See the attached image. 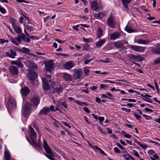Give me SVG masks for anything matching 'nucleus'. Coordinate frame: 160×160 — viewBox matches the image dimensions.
<instances>
[{
    "instance_id": "nucleus-1",
    "label": "nucleus",
    "mask_w": 160,
    "mask_h": 160,
    "mask_svg": "<svg viewBox=\"0 0 160 160\" xmlns=\"http://www.w3.org/2000/svg\"><path fill=\"white\" fill-rule=\"evenodd\" d=\"M26 65L29 69L28 70L27 78L30 80L31 83L35 86H38V80H36L38 77L37 72L35 70H37L38 68L36 63L32 61L28 60L25 62Z\"/></svg>"
},
{
    "instance_id": "nucleus-2",
    "label": "nucleus",
    "mask_w": 160,
    "mask_h": 160,
    "mask_svg": "<svg viewBox=\"0 0 160 160\" xmlns=\"http://www.w3.org/2000/svg\"><path fill=\"white\" fill-rule=\"evenodd\" d=\"M43 147L44 150L47 153H45V155L50 160H54V158L52 157L55 156L54 154L52 152V150L48 145L46 140L45 139H43Z\"/></svg>"
},
{
    "instance_id": "nucleus-3",
    "label": "nucleus",
    "mask_w": 160,
    "mask_h": 160,
    "mask_svg": "<svg viewBox=\"0 0 160 160\" xmlns=\"http://www.w3.org/2000/svg\"><path fill=\"white\" fill-rule=\"evenodd\" d=\"M17 102L13 97H10L8 98L7 108L9 113L14 111L16 108Z\"/></svg>"
},
{
    "instance_id": "nucleus-4",
    "label": "nucleus",
    "mask_w": 160,
    "mask_h": 160,
    "mask_svg": "<svg viewBox=\"0 0 160 160\" xmlns=\"http://www.w3.org/2000/svg\"><path fill=\"white\" fill-rule=\"evenodd\" d=\"M21 34V35L15 37V39L12 38L11 39V42L17 46H18L19 44L21 43L22 39L24 42L28 43L29 42V39L28 38H26V36L23 33H22Z\"/></svg>"
},
{
    "instance_id": "nucleus-5",
    "label": "nucleus",
    "mask_w": 160,
    "mask_h": 160,
    "mask_svg": "<svg viewBox=\"0 0 160 160\" xmlns=\"http://www.w3.org/2000/svg\"><path fill=\"white\" fill-rule=\"evenodd\" d=\"M29 129L30 136L32 140L33 143L35 146L38 147H40V145L35 141V140L37 137V135L36 132L31 125L29 126Z\"/></svg>"
},
{
    "instance_id": "nucleus-6",
    "label": "nucleus",
    "mask_w": 160,
    "mask_h": 160,
    "mask_svg": "<svg viewBox=\"0 0 160 160\" xmlns=\"http://www.w3.org/2000/svg\"><path fill=\"white\" fill-rule=\"evenodd\" d=\"M31 108V105L29 103H26L25 104L22 110V114L24 117L28 118L29 115Z\"/></svg>"
},
{
    "instance_id": "nucleus-7",
    "label": "nucleus",
    "mask_w": 160,
    "mask_h": 160,
    "mask_svg": "<svg viewBox=\"0 0 160 160\" xmlns=\"http://www.w3.org/2000/svg\"><path fill=\"white\" fill-rule=\"evenodd\" d=\"M12 23L13 28L15 32L18 34H22V30L19 25V23L17 21L14 19H12L11 20Z\"/></svg>"
},
{
    "instance_id": "nucleus-8",
    "label": "nucleus",
    "mask_w": 160,
    "mask_h": 160,
    "mask_svg": "<svg viewBox=\"0 0 160 160\" xmlns=\"http://www.w3.org/2000/svg\"><path fill=\"white\" fill-rule=\"evenodd\" d=\"M91 6L92 10L98 12L101 10L102 7L100 4H98L96 1H94L91 3Z\"/></svg>"
},
{
    "instance_id": "nucleus-9",
    "label": "nucleus",
    "mask_w": 160,
    "mask_h": 160,
    "mask_svg": "<svg viewBox=\"0 0 160 160\" xmlns=\"http://www.w3.org/2000/svg\"><path fill=\"white\" fill-rule=\"evenodd\" d=\"M127 46L128 48H130L133 50L138 52H143L146 49V48L145 47L132 45H128Z\"/></svg>"
},
{
    "instance_id": "nucleus-10",
    "label": "nucleus",
    "mask_w": 160,
    "mask_h": 160,
    "mask_svg": "<svg viewBox=\"0 0 160 160\" xmlns=\"http://www.w3.org/2000/svg\"><path fill=\"white\" fill-rule=\"evenodd\" d=\"M107 25L112 28L115 27V19L113 16L110 15L107 20Z\"/></svg>"
},
{
    "instance_id": "nucleus-11",
    "label": "nucleus",
    "mask_w": 160,
    "mask_h": 160,
    "mask_svg": "<svg viewBox=\"0 0 160 160\" xmlns=\"http://www.w3.org/2000/svg\"><path fill=\"white\" fill-rule=\"evenodd\" d=\"M83 75V71L81 68L74 70L73 75L76 79H80Z\"/></svg>"
},
{
    "instance_id": "nucleus-12",
    "label": "nucleus",
    "mask_w": 160,
    "mask_h": 160,
    "mask_svg": "<svg viewBox=\"0 0 160 160\" xmlns=\"http://www.w3.org/2000/svg\"><path fill=\"white\" fill-rule=\"evenodd\" d=\"M127 56L130 59L137 61H142L143 59V58L142 56L138 55H135L133 54H127Z\"/></svg>"
},
{
    "instance_id": "nucleus-13",
    "label": "nucleus",
    "mask_w": 160,
    "mask_h": 160,
    "mask_svg": "<svg viewBox=\"0 0 160 160\" xmlns=\"http://www.w3.org/2000/svg\"><path fill=\"white\" fill-rule=\"evenodd\" d=\"M9 70L10 73L13 75H17L19 73V69L16 66H10L9 67Z\"/></svg>"
},
{
    "instance_id": "nucleus-14",
    "label": "nucleus",
    "mask_w": 160,
    "mask_h": 160,
    "mask_svg": "<svg viewBox=\"0 0 160 160\" xmlns=\"http://www.w3.org/2000/svg\"><path fill=\"white\" fill-rule=\"evenodd\" d=\"M53 64L52 61H49L45 64L46 70L47 71L51 72L53 69Z\"/></svg>"
},
{
    "instance_id": "nucleus-15",
    "label": "nucleus",
    "mask_w": 160,
    "mask_h": 160,
    "mask_svg": "<svg viewBox=\"0 0 160 160\" xmlns=\"http://www.w3.org/2000/svg\"><path fill=\"white\" fill-rule=\"evenodd\" d=\"M113 44L114 46L117 48H122V50L126 49L125 47L122 46V43L121 41L115 42H113Z\"/></svg>"
},
{
    "instance_id": "nucleus-16",
    "label": "nucleus",
    "mask_w": 160,
    "mask_h": 160,
    "mask_svg": "<svg viewBox=\"0 0 160 160\" xmlns=\"http://www.w3.org/2000/svg\"><path fill=\"white\" fill-rule=\"evenodd\" d=\"M50 111L49 108L45 107L42 108L39 113V115L42 116L47 114Z\"/></svg>"
},
{
    "instance_id": "nucleus-17",
    "label": "nucleus",
    "mask_w": 160,
    "mask_h": 160,
    "mask_svg": "<svg viewBox=\"0 0 160 160\" xmlns=\"http://www.w3.org/2000/svg\"><path fill=\"white\" fill-rule=\"evenodd\" d=\"M74 66V63L72 61H69L66 62L64 67L66 69L69 70L72 68Z\"/></svg>"
},
{
    "instance_id": "nucleus-18",
    "label": "nucleus",
    "mask_w": 160,
    "mask_h": 160,
    "mask_svg": "<svg viewBox=\"0 0 160 160\" xmlns=\"http://www.w3.org/2000/svg\"><path fill=\"white\" fill-rule=\"evenodd\" d=\"M150 41L149 40H143L142 39H138L137 41H134L135 42H137L139 44L144 45H147L149 44L150 43Z\"/></svg>"
},
{
    "instance_id": "nucleus-19",
    "label": "nucleus",
    "mask_w": 160,
    "mask_h": 160,
    "mask_svg": "<svg viewBox=\"0 0 160 160\" xmlns=\"http://www.w3.org/2000/svg\"><path fill=\"white\" fill-rule=\"evenodd\" d=\"M7 56L12 58H15L17 54L15 51L12 49L10 50V52H7L6 53Z\"/></svg>"
},
{
    "instance_id": "nucleus-20",
    "label": "nucleus",
    "mask_w": 160,
    "mask_h": 160,
    "mask_svg": "<svg viewBox=\"0 0 160 160\" xmlns=\"http://www.w3.org/2000/svg\"><path fill=\"white\" fill-rule=\"evenodd\" d=\"M33 105L35 106H37L39 103V98L36 97H33L31 100Z\"/></svg>"
},
{
    "instance_id": "nucleus-21",
    "label": "nucleus",
    "mask_w": 160,
    "mask_h": 160,
    "mask_svg": "<svg viewBox=\"0 0 160 160\" xmlns=\"http://www.w3.org/2000/svg\"><path fill=\"white\" fill-rule=\"evenodd\" d=\"M106 41L105 38L101 39L96 42V47L98 48L101 47L105 42Z\"/></svg>"
},
{
    "instance_id": "nucleus-22",
    "label": "nucleus",
    "mask_w": 160,
    "mask_h": 160,
    "mask_svg": "<svg viewBox=\"0 0 160 160\" xmlns=\"http://www.w3.org/2000/svg\"><path fill=\"white\" fill-rule=\"evenodd\" d=\"M63 78L66 81H70L72 80V76L70 74L66 73L63 75Z\"/></svg>"
},
{
    "instance_id": "nucleus-23",
    "label": "nucleus",
    "mask_w": 160,
    "mask_h": 160,
    "mask_svg": "<svg viewBox=\"0 0 160 160\" xmlns=\"http://www.w3.org/2000/svg\"><path fill=\"white\" fill-rule=\"evenodd\" d=\"M110 39H115L119 38L120 37V33L118 32H114L110 34Z\"/></svg>"
},
{
    "instance_id": "nucleus-24",
    "label": "nucleus",
    "mask_w": 160,
    "mask_h": 160,
    "mask_svg": "<svg viewBox=\"0 0 160 160\" xmlns=\"http://www.w3.org/2000/svg\"><path fill=\"white\" fill-rule=\"evenodd\" d=\"M30 91L29 88L28 87H24L21 89V92L22 95L26 96L28 94Z\"/></svg>"
},
{
    "instance_id": "nucleus-25",
    "label": "nucleus",
    "mask_w": 160,
    "mask_h": 160,
    "mask_svg": "<svg viewBox=\"0 0 160 160\" xmlns=\"http://www.w3.org/2000/svg\"><path fill=\"white\" fill-rule=\"evenodd\" d=\"M23 60V58H20L17 60L16 65L18 67L22 68L24 67V65L22 62V61Z\"/></svg>"
},
{
    "instance_id": "nucleus-26",
    "label": "nucleus",
    "mask_w": 160,
    "mask_h": 160,
    "mask_svg": "<svg viewBox=\"0 0 160 160\" xmlns=\"http://www.w3.org/2000/svg\"><path fill=\"white\" fill-rule=\"evenodd\" d=\"M131 0H122L124 8L127 10L129 9L128 4L131 2Z\"/></svg>"
},
{
    "instance_id": "nucleus-27",
    "label": "nucleus",
    "mask_w": 160,
    "mask_h": 160,
    "mask_svg": "<svg viewBox=\"0 0 160 160\" xmlns=\"http://www.w3.org/2000/svg\"><path fill=\"white\" fill-rule=\"evenodd\" d=\"M155 46L156 48H153L152 49V51L154 53L159 54L157 52H160V44H157Z\"/></svg>"
},
{
    "instance_id": "nucleus-28",
    "label": "nucleus",
    "mask_w": 160,
    "mask_h": 160,
    "mask_svg": "<svg viewBox=\"0 0 160 160\" xmlns=\"http://www.w3.org/2000/svg\"><path fill=\"white\" fill-rule=\"evenodd\" d=\"M105 16V14L103 12L98 13H95L94 17L98 19H101Z\"/></svg>"
},
{
    "instance_id": "nucleus-29",
    "label": "nucleus",
    "mask_w": 160,
    "mask_h": 160,
    "mask_svg": "<svg viewBox=\"0 0 160 160\" xmlns=\"http://www.w3.org/2000/svg\"><path fill=\"white\" fill-rule=\"evenodd\" d=\"M91 145L93 148L99 150L100 152L103 155H105L106 156H107V154L106 153H105L104 152L101 148H100L98 146H93L91 144Z\"/></svg>"
},
{
    "instance_id": "nucleus-30",
    "label": "nucleus",
    "mask_w": 160,
    "mask_h": 160,
    "mask_svg": "<svg viewBox=\"0 0 160 160\" xmlns=\"http://www.w3.org/2000/svg\"><path fill=\"white\" fill-rule=\"evenodd\" d=\"M91 145L93 148L99 150L100 152L103 155H105L106 156H107V154L106 153H105L104 152L101 148H100L98 146H93L91 144Z\"/></svg>"
},
{
    "instance_id": "nucleus-31",
    "label": "nucleus",
    "mask_w": 160,
    "mask_h": 160,
    "mask_svg": "<svg viewBox=\"0 0 160 160\" xmlns=\"http://www.w3.org/2000/svg\"><path fill=\"white\" fill-rule=\"evenodd\" d=\"M97 38H100L102 34V31L101 28L98 27L97 32Z\"/></svg>"
},
{
    "instance_id": "nucleus-32",
    "label": "nucleus",
    "mask_w": 160,
    "mask_h": 160,
    "mask_svg": "<svg viewBox=\"0 0 160 160\" xmlns=\"http://www.w3.org/2000/svg\"><path fill=\"white\" fill-rule=\"evenodd\" d=\"M52 123L54 124V126L56 128L59 127L58 125L60 124V122L55 118H52Z\"/></svg>"
},
{
    "instance_id": "nucleus-33",
    "label": "nucleus",
    "mask_w": 160,
    "mask_h": 160,
    "mask_svg": "<svg viewBox=\"0 0 160 160\" xmlns=\"http://www.w3.org/2000/svg\"><path fill=\"white\" fill-rule=\"evenodd\" d=\"M125 30L129 33H132L136 31L135 30L132 29L130 27L127 26L125 28Z\"/></svg>"
},
{
    "instance_id": "nucleus-34",
    "label": "nucleus",
    "mask_w": 160,
    "mask_h": 160,
    "mask_svg": "<svg viewBox=\"0 0 160 160\" xmlns=\"http://www.w3.org/2000/svg\"><path fill=\"white\" fill-rule=\"evenodd\" d=\"M4 158L6 160H10V156L9 152L7 151H5L4 152Z\"/></svg>"
},
{
    "instance_id": "nucleus-35",
    "label": "nucleus",
    "mask_w": 160,
    "mask_h": 160,
    "mask_svg": "<svg viewBox=\"0 0 160 160\" xmlns=\"http://www.w3.org/2000/svg\"><path fill=\"white\" fill-rule=\"evenodd\" d=\"M84 72L86 76H89L90 74V72L89 68L88 67H86L84 68Z\"/></svg>"
},
{
    "instance_id": "nucleus-36",
    "label": "nucleus",
    "mask_w": 160,
    "mask_h": 160,
    "mask_svg": "<svg viewBox=\"0 0 160 160\" xmlns=\"http://www.w3.org/2000/svg\"><path fill=\"white\" fill-rule=\"evenodd\" d=\"M82 47L83 50H86L87 51L90 48V46L87 43L83 44L82 45Z\"/></svg>"
},
{
    "instance_id": "nucleus-37",
    "label": "nucleus",
    "mask_w": 160,
    "mask_h": 160,
    "mask_svg": "<svg viewBox=\"0 0 160 160\" xmlns=\"http://www.w3.org/2000/svg\"><path fill=\"white\" fill-rule=\"evenodd\" d=\"M74 102L77 103L79 105L81 106H83L84 105L88 106V104H87L85 102H81L79 100H75L74 101Z\"/></svg>"
},
{
    "instance_id": "nucleus-38",
    "label": "nucleus",
    "mask_w": 160,
    "mask_h": 160,
    "mask_svg": "<svg viewBox=\"0 0 160 160\" xmlns=\"http://www.w3.org/2000/svg\"><path fill=\"white\" fill-rule=\"evenodd\" d=\"M22 52L28 54L29 52H30V50L29 49L25 47H22Z\"/></svg>"
},
{
    "instance_id": "nucleus-39",
    "label": "nucleus",
    "mask_w": 160,
    "mask_h": 160,
    "mask_svg": "<svg viewBox=\"0 0 160 160\" xmlns=\"http://www.w3.org/2000/svg\"><path fill=\"white\" fill-rule=\"evenodd\" d=\"M131 155L128 153L122 154V156L126 160H129V158Z\"/></svg>"
},
{
    "instance_id": "nucleus-40",
    "label": "nucleus",
    "mask_w": 160,
    "mask_h": 160,
    "mask_svg": "<svg viewBox=\"0 0 160 160\" xmlns=\"http://www.w3.org/2000/svg\"><path fill=\"white\" fill-rule=\"evenodd\" d=\"M24 32L25 34H25V35L26 36V38H29V42H30V35L28 34V32L26 30V27L25 28H25H24Z\"/></svg>"
},
{
    "instance_id": "nucleus-41",
    "label": "nucleus",
    "mask_w": 160,
    "mask_h": 160,
    "mask_svg": "<svg viewBox=\"0 0 160 160\" xmlns=\"http://www.w3.org/2000/svg\"><path fill=\"white\" fill-rule=\"evenodd\" d=\"M43 88L45 90L48 91L49 90V86L48 85V84L45 83L43 84Z\"/></svg>"
},
{
    "instance_id": "nucleus-42",
    "label": "nucleus",
    "mask_w": 160,
    "mask_h": 160,
    "mask_svg": "<svg viewBox=\"0 0 160 160\" xmlns=\"http://www.w3.org/2000/svg\"><path fill=\"white\" fill-rule=\"evenodd\" d=\"M25 27L30 32L34 31V29L33 28L29 26L28 25H27Z\"/></svg>"
},
{
    "instance_id": "nucleus-43",
    "label": "nucleus",
    "mask_w": 160,
    "mask_h": 160,
    "mask_svg": "<svg viewBox=\"0 0 160 160\" xmlns=\"http://www.w3.org/2000/svg\"><path fill=\"white\" fill-rule=\"evenodd\" d=\"M160 63V57L156 59L154 61L155 64H157Z\"/></svg>"
},
{
    "instance_id": "nucleus-44",
    "label": "nucleus",
    "mask_w": 160,
    "mask_h": 160,
    "mask_svg": "<svg viewBox=\"0 0 160 160\" xmlns=\"http://www.w3.org/2000/svg\"><path fill=\"white\" fill-rule=\"evenodd\" d=\"M142 116L147 120H150L152 118L150 116H148L144 114H142Z\"/></svg>"
},
{
    "instance_id": "nucleus-45",
    "label": "nucleus",
    "mask_w": 160,
    "mask_h": 160,
    "mask_svg": "<svg viewBox=\"0 0 160 160\" xmlns=\"http://www.w3.org/2000/svg\"><path fill=\"white\" fill-rule=\"evenodd\" d=\"M83 40L86 42H90L92 40L91 38H82Z\"/></svg>"
},
{
    "instance_id": "nucleus-46",
    "label": "nucleus",
    "mask_w": 160,
    "mask_h": 160,
    "mask_svg": "<svg viewBox=\"0 0 160 160\" xmlns=\"http://www.w3.org/2000/svg\"><path fill=\"white\" fill-rule=\"evenodd\" d=\"M32 126L38 132H39V129L38 126L34 123H32Z\"/></svg>"
},
{
    "instance_id": "nucleus-47",
    "label": "nucleus",
    "mask_w": 160,
    "mask_h": 160,
    "mask_svg": "<svg viewBox=\"0 0 160 160\" xmlns=\"http://www.w3.org/2000/svg\"><path fill=\"white\" fill-rule=\"evenodd\" d=\"M7 12L6 9L4 8L3 7H1V12L2 14H4Z\"/></svg>"
},
{
    "instance_id": "nucleus-48",
    "label": "nucleus",
    "mask_w": 160,
    "mask_h": 160,
    "mask_svg": "<svg viewBox=\"0 0 160 160\" xmlns=\"http://www.w3.org/2000/svg\"><path fill=\"white\" fill-rule=\"evenodd\" d=\"M106 94L108 96V98L111 100L113 99V97L110 93L107 92Z\"/></svg>"
},
{
    "instance_id": "nucleus-49",
    "label": "nucleus",
    "mask_w": 160,
    "mask_h": 160,
    "mask_svg": "<svg viewBox=\"0 0 160 160\" xmlns=\"http://www.w3.org/2000/svg\"><path fill=\"white\" fill-rule=\"evenodd\" d=\"M98 120L99 122V123L101 124H102V122L104 120V118L103 117H99L98 118Z\"/></svg>"
},
{
    "instance_id": "nucleus-50",
    "label": "nucleus",
    "mask_w": 160,
    "mask_h": 160,
    "mask_svg": "<svg viewBox=\"0 0 160 160\" xmlns=\"http://www.w3.org/2000/svg\"><path fill=\"white\" fill-rule=\"evenodd\" d=\"M59 104L60 105H62L64 107L66 108H68V106L66 103L65 102H62L60 103H59Z\"/></svg>"
},
{
    "instance_id": "nucleus-51",
    "label": "nucleus",
    "mask_w": 160,
    "mask_h": 160,
    "mask_svg": "<svg viewBox=\"0 0 160 160\" xmlns=\"http://www.w3.org/2000/svg\"><path fill=\"white\" fill-rule=\"evenodd\" d=\"M122 110L125 111L126 112L129 113L131 112V110L129 109H127L126 108H122Z\"/></svg>"
},
{
    "instance_id": "nucleus-52",
    "label": "nucleus",
    "mask_w": 160,
    "mask_h": 160,
    "mask_svg": "<svg viewBox=\"0 0 160 160\" xmlns=\"http://www.w3.org/2000/svg\"><path fill=\"white\" fill-rule=\"evenodd\" d=\"M139 145L143 149H145L147 148V146L145 144H142L140 142Z\"/></svg>"
},
{
    "instance_id": "nucleus-53",
    "label": "nucleus",
    "mask_w": 160,
    "mask_h": 160,
    "mask_svg": "<svg viewBox=\"0 0 160 160\" xmlns=\"http://www.w3.org/2000/svg\"><path fill=\"white\" fill-rule=\"evenodd\" d=\"M154 82L155 83V87L156 88L157 90V91L158 92H159V90L158 84L156 81L155 80H154Z\"/></svg>"
},
{
    "instance_id": "nucleus-54",
    "label": "nucleus",
    "mask_w": 160,
    "mask_h": 160,
    "mask_svg": "<svg viewBox=\"0 0 160 160\" xmlns=\"http://www.w3.org/2000/svg\"><path fill=\"white\" fill-rule=\"evenodd\" d=\"M93 58H92V59H88V60H85L84 62V64H88L90 62H91L92 60H93Z\"/></svg>"
},
{
    "instance_id": "nucleus-55",
    "label": "nucleus",
    "mask_w": 160,
    "mask_h": 160,
    "mask_svg": "<svg viewBox=\"0 0 160 160\" xmlns=\"http://www.w3.org/2000/svg\"><path fill=\"white\" fill-rule=\"evenodd\" d=\"M100 88H103L104 89H106L107 88V86L104 84H101L100 85Z\"/></svg>"
},
{
    "instance_id": "nucleus-56",
    "label": "nucleus",
    "mask_w": 160,
    "mask_h": 160,
    "mask_svg": "<svg viewBox=\"0 0 160 160\" xmlns=\"http://www.w3.org/2000/svg\"><path fill=\"white\" fill-rule=\"evenodd\" d=\"M114 151L115 152L117 153H119L121 152L119 149L117 147L114 148Z\"/></svg>"
},
{
    "instance_id": "nucleus-57",
    "label": "nucleus",
    "mask_w": 160,
    "mask_h": 160,
    "mask_svg": "<svg viewBox=\"0 0 160 160\" xmlns=\"http://www.w3.org/2000/svg\"><path fill=\"white\" fill-rule=\"evenodd\" d=\"M42 82L43 83V84L48 83V80L47 79L45 78H42Z\"/></svg>"
},
{
    "instance_id": "nucleus-58",
    "label": "nucleus",
    "mask_w": 160,
    "mask_h": 160,
    "mask_svg": "<svg viewBox=\"0 0 160 160\" xmlns=\"http://www.w3.org/2000/svg\"><path fill=\"white\" fill-rule=\"evenodd\" d=\"M55 41L60 43H63L64 42V41L61 40L60 39L56 38L55 39Z\"/></svg>"
},
{
    "instance_id": "nucleus-59",
    "label": "nucleus",
    "mask_w": 160,
    "mask_h": 160,
    "mask_svg": "<svg viewBox=\"0 0 160 160\" xmlns=\"http://www.w3.org/2000/svg\"><path fill=\"white\" fill-rule=\"evenodd\" d=\"M9 41L8 40H5L4 39H1V43L3 44L5 42L8 43Z\"/></svg>"
},
{
    "instance_id": "nucleus-60",
    "label": "nucleus",
    "mask_w": 160,
    "mask_h": 160,
    "mask_svg": "<svg viewBox=\"0 0 160 160\" xmlns=\"http://www.w3.org/2000/svg\"><path fill=\"white\" fill-rule=\"evenodd\" d=\"M16 1L18 2L22 3V2H25L26 3H29V2L26 1L24 0H17Z\"/></svg>"
},
{
    "instance_id": "nucleus-61",
    "label": "nucleus",
    "mask_w": 160,
    "mask_h": 160,
    "mask_svg": "<svg viewBox=\"0 0 160 160\" xmlns=\"http://www.w3.org/2000/svg\"><path fill=\"white\" fill-rule=\"evenodd\" d=\"M124 137L127 138H130L132 137V136L131 135L128 134H125Z\"/></svg>"
},
{
    "instance_id": "nucleus-62",
    "label": "nucleus",
    "mask_w": 160,
    "mask_h": 160,
    "mask_svg": "<svg viewBox=\"0 0 160 160\" xmlns=\"http://www.w3.org/2000/svg\"><path fill=\"white\" fill-rule=\"evenodd\" d=\"M155 153L154 151L153 150L151 149L148 151V153L149 154L152 155Z\"/></svg>"
},
{
    "instance_id": "nucleus-63",
    "label": "nucleus",
    "mask_w": 160,
    "mask_h": 160,
    "mask_svg": "<svg viewBox=\"0 0 160 160\" xmlns=\"http://www.w3.org/2000/svg\"><path fill=\"white\" fill-rule=\"evenodd\" d=\"M134 115L137 119L138 120L140 118V116L137 114L134 113Z\"/></svg>"
},
{
    "instance_id": "nucleus-64",
    "label": "nucleus",
    "mask_w": 160,
    "mask_h": 160,
    "mask_svg": "<svg viewBox=\"0 0 160 160\" xmlns=\"http://www.w3.org/2000/svg\"><path fill=\"white\" fill-rule=\"evenodd\" d=\"M83 110L87 113H89L90 112V111L87 107H85L83 108Z\"/></svg>"
}]
</instances>
